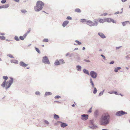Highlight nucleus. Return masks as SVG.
<instances>
[{"label":"nucleus","mask_w":130,"mask_h":130,"mask_svg":"<svg viewBox=\"0 0 130 130\" xmlns=\"http://www.w3.org/2000/svg\"><path fill=\"white\" fill-rule=\"evenodd\" d=\"M114 63V62L113 61H112L110 62V64H112Z\"/></svg>","instance_id":"obj_49"},{"label":"nucleus","mask_w":130,"mask_h":130,"mask_svg":"<svg viewBox=\"0 0 130 130\" xmlns=\"http://www.w3.org/2000/svg\"><path fill=\"white\" fill-rule=\"evenodd\" d=\"M35 49L36 51H37L38 53L40 54L41 53L40 51L38 48L37 47L35 48Z\"/></svg>","instance_id":"obj_24"},{"label":"nucleus","mask_w":130,"mask_h":130,"mask_svg":"<svg viewBox=\"0 0 130 130\" xmlns=\"http://www.w3.org/2000/svg\"><path fill=\"white\" fill-rule=\"evenodd\" d=\"M1 2L3 4L5 3L6 2V0H3L1 1Z\"/></svg>","instance_id":"obj_36"},{"label":"nucleus","mask_w":130,"mask_h":130,"mask_svg":"<svg viewBox=\"0 0 130 130\" xmlns=\"http://www.w3.org/2000/svg\"><path fill=\"white\" fill-rule=\"evenodd\" d=\"M75 42L78 44V45L81 44V43L78 40H75Z\"/></svg>","instance_id":"obj_31"},{"label":"nucleus","mask_w":130,"mask_h":130,"mask_svg":"<svg viewBox=\"0 0 130 130\" xmlns=\"http://www.w3.org/2000/svg\"><path fill=\"white\" fill-rule=\"evenodd\" d=\"M44 4L41 1H38L36 4V6L34 7V9L35 11H39L41 10L44 6Z\"/></svg>","instance_id":"obj_2"},{"label":"nucleus","mask_w":130,"mask_h":130,"mask_svg":"<svg viewBox=\"0 0 130 130\" xmlns=\"http://www.w3.org/2000/svg\"><path fill=\"white\" fill-rule=\"evenodd\" d=\"M120 69H121V68L120 67H117L115 68L114 71L115 72H117Z\"/></svg>","instance_id":"obj_17"},{"label":"nucleus","mask_w":130,"mask_h":130,"mask_svg":"<svg viewBox=\"0 0 130 130\" xmlns=\"http://www.w3.org/2000/svg\"><path fill=\"white\" fill-rule=\"evenodd\" d=\"M126 1V0H122V1L123 2H125Z\"/></svg>","instance_id":"obj_55"},{"label":"nucleus","mask_w":130,"mask_h":130,"mask_svg":"<svg viewBox=\"0 0 130 130\" xmlns=\"http://www.w3.org/2000/svg\"><path fill=\"white\" fill-rule=\"evenodd\" d=\"M90 83L91 84H93V83L92 79H90Z\"/></svg>","instance_id":"obj_48"},{"label":"nucleus","mask_w":130,"mask_h":130,"mask_svg":"<svg viewBox=\"0 0 130 130\" xmlns=\"http://www.w3.org/2000/svg\"><path fill=\"white\" fill-rule=\"evenodd\" d=\"M98 21L100 23H103L105 22V18L103 19L101 18L98 19Z\"/></svg>","instance_id":"obj_11"},{"label":"nucleus","mask_w":130,"mask_h":130,"mask_svg":"<svg viewBox=\"0 0 130 130\" xmlns=\"http://www.w3.org/2000/svg\"><path fill=\"white\" fill-rule=\"evenodd\" d=\"M78 48H75V50H78Z\"/></svg>","instance_id":"obj_61"},{"label":"nucleus","mask_w":130,"mask_h":130,"mask_svg":"<svg viewBox=\"0 0 130 130\" xmlns=\"http://www.w3.org/2000/svg\"><path fill=\"white\" fill-rule=\"evenodd\" d=\"M108 14L107 13H105L102 14V16H105L107 15Z\"/></svg>","instance_id":"obj_37"},{"label":"nucleus","mask_w":130,"mask_h":130,"mask_svg":"<svg viewBox=\"0 0 130 130\" xmlns=\"http://www.w3.org/2000/svg\"><path fill=\"white\" fill-rule=\"evenodd\" d=\"M126 112L123 111H119L117 112L116 113V115L118 116H121L124 114H127Z\"/></svg>","instance_id":"obj_6"},{"label":"nucleus","mask_w":130,"mask_h":130,"mask_svg":"<svg viewBox=\"0 0 130 130\" xmlns=\"http://www.w3.org/2000/svg\"><path fill=\"white\" fill-rule=\"evenodd\" d=\"M64 60L63 59H60L59 61L57 60L55 62V64L56 65H58L64 63Z\"/></svg>","instance_id":"obj_4"},{"label":"nucleus","mask_w":130,"mask_h":130,"mask_svg":"<svg viewBox=\"0 0 130 130\" xmlns=\"http://www.w3.org/2000/svg\"><path fill=\"white\" fill-rule=\"evenodd\" d=\"M14 39L16 41H19V39L18 37L17 36H15L14 38Z\"/></svg>","instance_id":"obj_25"},{"label":"nucleus","mask_w":130,"mask_h":130,"mask_svg":"<svg viewBox=\"0 0 130 130\" xmlns=\"http://www.w3.org/2000/svg\"><path fill=\"white\" fill-rule=\"evenodd\" d=\"M52 94V93L50 92H45V96H47L48 95H50Z\"/></svg>","instance_id":"obj_16"},{"label":"nucleus","mask_w":130,"mask_h":130,"mask_svg":"<svg viewBox=\"0 0 130 130\" xmlns=\"http://www.w3.org/2000/svg\"><path fill=\"white\" fill-rule=\"evenodd\" d=\"M82 119L83 120H86L87 119L88 117V115H85V114L82 115Z\"/></svg>","instance_id":"obj_9"},{"label":"nucleus","mask_w":130,"mask_h":130,"mask_svg":"<svg viewBox=\"0 0 130 130\" xmlns=\"http://www.w3.org/2000/svg\"><path fill=\"white\" fill-rule=\"evenodd\" d=\"M90 75L91 77L93 78H95L97 77L96 73L93 71L90 72Z\"/></svg>","instance_id":"obj_8"},{"label":"nucleus","mask_w":130,"mask_h":130,"mask_svg":"<svg viewBox=\"0 0 130 130\" xmlns=\"http://www.w3.org/2000/svg\"><path fill=\"white\" fill-rule=\"evenodd\" d=\"M83 71L85 73H86L88 75H89V73L88 71V70H87L86 69H84Z\"/></svg>","instance_id":"obj_20"},{"label":"nucleus","mask_w":130,"mask_h":130,"mask_svg":"<svg viewBox=\"0 0 130 130\" xmlns=\"http://www.w3.org/2000/svg\"><path fill=\"white\" fill-rule=\"evenodd\" d=\"M67 19L71 20L72 19V18L70 17H68L67 18Z\"/></svg>","instance_id":"obj_40"},{"label":"nucleus","mask_w":130,"mask_h":130,"mask_svg":"<svg viewBox=\"0 0 130 130\" xmlns=\"http://www.w3.org/2000/svg\"><path fill=\"white\" fill-rule=\"evenodd\" d=\"M92 107H91L90 109L88 111V113H91L92 112Z\"/></svg>","instance_id":"obj_35"},{"label":"nucleus","mask_w":130,"mask_h":130,"mask_svg":"<svg viewBox=\"0 0 130 130\" xmlns=\"http://www.w3.org/2000/svg\"><path fill=\"white\" fill-rule=\"evenodd\" d=\"M42 47H44V45H42Z\"/></svg>","instance_id":"obj_64"},{"label":"nucleus","mask_w":130,"mask_h":130,"mask_svg":"<svg viewBox=\"0 0 130 130\" xmlns=\"http://www.w3.org/2000/svg\"><path fill=\"white\" fill-rule=\"evenodd\" d=\"M85 47H83V50H85Z\"/></svg>","instance_id":"obj_58"},{"label":"nucleus","mask_w":130,"mask_h":130,"mask_svg":"<svg viewBox=\"0 0 130 130\" xmlns=\"http://www.w3.org/2000/svg\"><path fill=\"white\" fill-rule=\"evenodd\" d=\"M6 41H10V40H6Z\"/></svg>","instance_id":"obj_62"},{"label":"nucleus","mask_w":130,"mask_h":130,"mask_svg":"<svg viewBox=\"0 0 130 130\" xmlns=\"http://www.w3.org/2000/svg\"><path fill=\"white\" fill-rule=\"evenodd\" d=\"M67 125L65 123H62L61 125V127H64L67 126Z\"/></svg>","instance_id":"obj_18"},{"label":"nucleus","mask_w":130,"mask_h":130,"mask_svg":"<svg viewBox=\"0 0 130 130\" xmlns=\"http://www.w3.org/2000/svg\"><path fill=\"white\" fill-rule=\"evenodd\" d=\"M68 23V21H65L62 23V25L63 27H64L67 25Z\"/></svg>","instance_id":"obj_14"},{"label":"nucleus","mask_w":130,"mask_h":130,"mask_svg":"<svg viewBox=\"0 0 130 130\" xmlns=\"http://www.w3.org/2000/svg\"><path fill=\"white\" fill-rule=\"evenodd\" d=\"M19 38L20 39H21V40H23L25 38L24 37H23V36H20V37Z\"/></svg>","instance_id":"obj_30"},{"label":"nucleus","mask_w":130,"mask_h":130,"mask_svg":"<svg viewBox=\"0 0 130 130\" xmlns=\"http://www.w3.org/2000/svg\"><path fill=\"white\" fill-rule=\"evenodd\" d=\"M102 94H103V93H102V92H101L99 93V95H102Z\"/></svg>","instance_id":"obj_52"},{"label":"nucleus","mask_w":130,"mask_h":130,"mask_svg":"<svg viewBox=\"0 0 130 130\" xmlns=\"http://www.w3.org/2000/svg\"><path fill=\"white\" fill-rule=\"evenodd\" d=\"M105 22L108 23L112 22L113 23H116V21H114L112 19L109 18H105Z\"/></svg>","instance_id":"obj_5"},{"label":"nucleus","mask_w":130,"mask_h":130,"mask_svg":"<svg viewBox=\"0 0 130 130\" xmlns=\"http://www.w3.org/2000/svg\"><path fill=\"white\" fill-rule=\"evenodd\" d=\"M72 107H74V106L75 105H74V104H73V105H72Z\"/></svg>","instance_id":"obj_59"},{"label":"nucleus","mask_w":130,"mask_h":130,"mask_svg":"<svg viewBox=\"0 0 130 130\" xmlns=\"http://www.w3.org/2000/svg\"><path fill=\"white\" fill-rule=\"evenodd\" d=\"M75 12H78V13H80L81 12L80 10L79 9V8L76 9L75 10Z\"/></svg>","instance_id":"obj_19"},{"label":"nucleus","mask_w":130,"mask_h":130,"mask_svg":"<svg viewBox=\"0 0 130 130\" xmlns=\"http://www.w3.org/2000/svg\"><path fill=\"white\" fill-rule=\"evenodd\" d=\"M10 80L7 82L6 85V80H4L1 86L3 87H5L6 86V89H7L13 83V78H12L10 77Z\"/></svg>","instance_id":"obj_3"},{"label":"nucleus","mask_w":130,"mask_h":130,"mask_svg":"<svg viewBox=\"0 0 130 130\" xmlns=\"http://www.w3.org/2000/svg\"><path fill=\"white\" fill-rule=\"evenodd\" d=\"M60 98V96L58 95L56 96L55 97V99H59Z\"/></svg>","instance_id":"obj_42"},{"label":"nucleus","mask_w":130,"mask_h":130,"mask_svg":"<svg viewBox=\"0 0 130 130\" xmlns=\"http://www.w3.org/2000/svg\"><path fill=\"white\" fill-rule=\"evenodd\" d=\"M8 56L10 58H13V55L11 54H9L8 55Z\"/></svg>","instance_id":"obj_38"},{"label":"nucleus","mask_w":130,"mask_h":130,"mask_svg":"<svg viewBox=\"0 0 130 130\" xmlns=\"http://www.w3.org/2000/svg\"><path fill=\"white\" fill-rule=\"evenodd\" d=\"M98 35L102 38H105V36L102 33L99 32L98 33Z\"/></svg>","instance_id":"obj_15"},{"label":"nucleus","mask_w":130,"mask_h":130,"mask_svg":"<svg viewBox=\"0 0 130 130\" xmlns=\"http://www.w3.org/2000/svg\"><path fill=\"white\" fill-rule=\"evenodd\" d=\"M54 118L55 119H57L59 118V116L56 114H54Z\"/></svg>","instance_id":"obj_21"},{"label":"nucleus","mask_w":130,"mask_h":130,"mask_svg":"<svg viewBox=\"0 0 130 130\" xmlns=\"http://www.w3.org/2000/svg\"><path fill=\"white\" fill-rule=\"evenodd\" d=\"M3 79H5V80H7L8 78V77L7 76H3Z\"/></svg>","instance_id":"obj_33"},{"label":"nucleus","mask_w":130,"mask_h":130,"mask_svg":"<svg viewBox=\"0 0 130 130\" xmlns=\"http://www.w3.org/2000/svg\"><path fill=\"white\" fill-rule=\"evenodd\" d=\"M110 116L107 113H104L102 116L100 120L101 125H105L108 124L109 121Z\"/></svg>","instance_id":"obj_1"},{"label":"nucleus","mask_w":130,"mask_h":130,"mask_svg":"<svg viewBox=\"0 0 130 130\" xmlns=\"http://www.w3.org/2000/svg\"><path fill=\"white\" fill-rule=\"evenodd\" d=\"M42 41L43 42H47L48 41V40L47 39H44Z\"/></svg>","instance_id":"obj_28"},{"label":"nucleus","mask_w":130,"mask_h":130,"mask_svg":"<svg viewBox=\"0 0 130 130\" xmlns=\"http://www.w3.org/2000/svg\"><path fill=\"white\" fill-rule=\"evenodd\" d=\"M0 35H4V33H1L0 34Z\"/></svg>","instance_id":"obj_56"},{"label":"nucleus","mask_w":130,"mask_h":130,"mask_svg":"<svg viewBox=\"0 0 130 130\" xmlns=\"http://www.w3.org/2000/svg\"><path fill=\"white\" fill-rule=\"evenodd\" d=\"M44 122L46 124H49V122L45 120Z\"/></svg>","instance_id":"obj_44"},{"label":"nucleus","mask_w":130,"mask_h":130,"mask_svg":"<svg viewBox=\"0 0 130 130\" xmlns=\"http://www.w3.org/2000/svg\"><path fill=\"white\" fill-rule=\"evenodd\" d=\"M21 12L23 13H25L26 12V11L25 10H23L21 11Z\"/></svg>","instance_id":"obj_43"},{"label":"nucleus","mask_w":130,"mask_h":130,"mask_svg":"<svg viewBox=\"0 0 130 130\" xmlns=\"http://www.w3.org/2000/svg\"><path fill=\"white\" fill-rule=\"evenodd\" d=\"M11 62H13L15 63H18V61L17 60H12L11 61Z\"/></svg>","instance_id":"obj_22"},{"label":"nucleus","mask_w":130,"mask_h":130,"mask_svg":"<svg viewBox=\"0 0 130 130\" xmlns=\"http://www.w3.org/2000/svg\"><path fill=\"white\" fill-rule=\"evenodd\" d=\"M84 61H85L87 62H89L90 61L89 60H88L85 59L84 60Z\"/></svg>","instance_id":"obj_46"},{"label":"nucleus","mask_w":130,"mask_h":130,"mask_svg":"<svg viewBox=\"0 0 130 130\" xmlns=\"http://www.w3.org/2000/svg\"><path fill=\"white\" fill-rule=\"evenodd\" d=\"M119 12H116L115 13V14H119Z\"/></svg>","instance_id":"obj_53"},{"label":"nucleus","mask_w":130,"mask_h":130,"mask_svg":"<svg viewBox=\"0 0 130 130\" xmlns=\"http://www.w3.org/2000/svg\"><path fill=\"white\" fill-rule=\"evenodd\" d=\"M94 23L96 24H98V19H95L94 20Z\"/></svg>","instance_id":"obj_29"},{"label":"nucleus","mask_w":130,"mask_h":130,"mask_svg":"<svg viewBox=\"0 0 130 130\" xmlns=\"http://www.w3.org/2000/svg\"><path fill=\"white\" fill-rule=\"evenodd\" d=\"M114 93L115 94H116V95L118 94L117 92H114Z\"/></svg>","instance_id":"obj_50"},{"label":"nucleus","mask_w":130,"mask_h":130,"mask_svg":"<svg viewBox=\"0 0 130 130\" xmlns=\"http://www.w3.org/2000/svg\"><path fill=\"white\" fill-rule=\"evenodd\" d=\"M120 47H116V49H119V48Z\"/></svg>","instance_id":"obj_54"},{"label":"nucleus","mask_w":130,"mask_h":130,"mask_svg":"<svg viewBox=\"0 0 130 130\" xmlns=\"http://www.w3.org/2000/svg\"><path fill=\"white\" fill-rule=\"evenodd\" d=\"M30 31V30L28 31L27 32V33L28 34L29 33Z\"/></svg>","instance_id":"obj_47"},{"label":"nucleus","mask_w":130,"mask_h":130,"mask_svg":"<svg viewBox=\"0 0 130 130\" xmlns=\"http://www.w3.org/2000/svg\"><path fill=\"white\" fill-rule=\"evenodd\" d=\"M128 21H125L122 23V24L123 26H124L127 24V23L128 22Z\"/></svg>","instance_id":"obj_27"},{"label":"nucleus","mask_w":130,"mask_h":130,"mask_svg":"<svg viewBox=\"0 0 130 130\" xmlns=\"http://www.w3.org/2000/svg\"><path fill=\"white\" fill-rule=\"evenodd\" d=\"M28 34L26 33H25V34H24L23 36V37H24V38H25L26 37L27 35Z\"/></svg>","instance_id":"obj_41"},{"label":"nucleus","mask_w":130,"mask_h":130,"mask_svg":"<svg viewBox=\"0 0 130 130\" xmlns=\"http://www.w3.org/2000/svg\"><path fill=\"white\" fill-rule=\"evenodd\" d=\"M20 65L23 67H26L28 66L27 64H25L24 62H21L20 63Z\"/></svg>","instance_id":"obj_13"},{"label":"nucleus","mask_w":130,"mask_h":130,"mask_svg":"<svg viewBox=\"0 0 130 130\" xmlns=\"http://www.w3.org/2000/svg\"><path fill=\"white\" fill-rule=\"evenodd\" d=\"M87 24L90 26H92L94 25V23L90 21H87Z\"/></svg>","instance_id":"obj_10"},{"label":"nucleus","mask_w":130,"mask_h":130,"mask_svg":"<svg viewBox=\"0 0 130 130\" xmlns=\"http://www.w3.org/2000/svg\"><path fill=\"white\" fill-rule=\"evenodd\" d=\"M97 90L96 89V88L95 87H94V90L93 92V93L94 94H95L97 92Z\"/></svg>","instance_id":"obj_26"},{"label":"nucleus","mask_w":130,"mask_h":130,"mask_svg":"<svg viewBox=\"0 0 130 130\" xmlns=\"http://www.w3.org/2000/svg\"><path fill=\"white\" fill-rule=\"evenodd\" d=\"M91 85H92V87H94V85L93 83V84H92Z\"/></svg>","instance_id":"obj_57"},{"label":"nucleus","mask_w":130,"mask_h":130,"mask_svg":"<svg viewBox=\"0 0 130 130\" xmlns=\"http://www.w3.org/2000/svg\"><path fill=\"white\" fill-rule=\"evenodd\" d=\"M42 61L43 62L46 64H49L50 63V62L46 56H45L43 58Z\"/></svg>","instance_id":"obj_7"},{"label":"nucleus","mask_w":130,"mask_h":130,"mask_svg":"<svg viewBox=\"0 0 130 130\" xmlns=\"http://www.w3.org/2000/svg\"><path fill=\"white\" fill-rule=\"evenodd\" d=\"M74 45H77V44H75V43H74Z\"/></svg>","instance_id":"obj_63"},{"label":"nucleus","mask_w":130,"mask_h":130,"mask_svg":"<svg viewBox=\"0 0 130 130\" xmlns=\"http://www.w3.org/2000/svg\"><path fill=\"white\" fill-rule=\"evenodd\" d=\"M9 6V5L8 4H6L0 6V9L2 8H8Z\"/></svg>","instance_id":"obj_12"},{"label":"nucleus","mask_w":130,"mask_h":130,"mask_svg":"<svg viewBox=\"0 0 130 130\" xmlns=\"http://www.w3.org/2000/svg\"><path fill=\"white\" fill-rule=\"evenodd\" d=\"M101 56H102V57H103V58L104 59H105V56L103 55L102 54H101Z\"/></svg>","instance_id":"obj_45"},{"label":"nucleus","mask_w":130,"mask_h":130,"mask_svg":"<svg viewBox=\"0 0 130 130\" xmlns=\"http://www.w3.org/2000/svg\"><path fill=\"white\" fill-rule=\"evenodd\" d=\"M86 20L85 19H82L80 20V21L81 22H83L86 21Z\"/></svg>","instance_id":"obj_34"},{"label":"nucleus","mask_w":130,"mask_h":130,"mask_svg":"<svg viewBox=\"0 0 130 130\" xmlns=\"http://www.w3.org/2000/svg\"><path fill=\"white\" fill-rule=\"evenodd\" d=\"M77 68V69L78 70L80 71L81 69V67L79 66H76Z\"/></svg>","instance_id":"obj_23"},{"label":"nucleus","mask_w":130,"mask_h":130,"mask_svg":"<svg viewBox=\"0 0 130 130\" xmlns=\"http://www.w3.org/2000/svg\"><path fill=\"white\" fill-rule=\"evenodd\" d=\"M0 39L2 40H5V38L4 36H0Z\"/></svg>","instance_id":"obj_32"},{"label":"nucleus","mask_w":130,"mask_h":130,"mask_svg":"<svg viewBox=\"0 0 130 130\" xmlns=\"http://www.w3.org/2000/svg\"><path fill=\"white\" fill-rule=\"evenodd\" d=\"M128 57L130 58V54L128 55L127 57Z\"/></svg>","instance_id":"obj_51"},{"label":"nucleus","mask_w":130,"mask_h":130,"mask_svg":"<svg viewBox=\"0 0 130 130\" xmlns=\"http://www.w3.org/2000/svg\"><path fill=\"white\" fill-rule=\"evenodd\" d=\"M35 94L36 95H40V93L39 91H37L36 92Z\"/></svg>","instance_id":"obj_39"},{"label":"nucleus","mask_w":130,"mask_h":130,"mask_svg":"<svg viewBox=\"0 0 130 130\" xmlns=\"http://www.w3.org/2000/svg\"><path fill=\"white\" fill-rule=\"evenodd\" d=\"M102 130H108L107 129H102Z\"/></svg>","instance_id":"obj_60"}]
</instances>
